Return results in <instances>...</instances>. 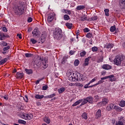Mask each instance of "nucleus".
I'll return each mask as SVG.
<instances>
[{"mask_svg":"<svg viewBox=\"0 0 125 125\" xmlns=\"http://www.w3.org/2000/svg\"><path fill=\"white\" fill-rule=\"evenodd\" d=\"M114 64L117 66H125V56L123 55H118L115 57L113 61Z\"/></svg>","mask_w":125,"mask_h":125,"instance_id":"obj_1","label":"nucleus"},{"mask_svg":"<svg viewBox=\"0 0 125 125\" xmlns=\"http://www.w3.org/2000/svg\"><path fill=\"white\" fill-rule=\"evenodd\" d=\"M25 6H26L24 2H21L20 3L19 6L15 7V9L14 10L15 15L17 16H20L23 15V14H24V11H25Z\"/></svg>","mask_w":125,"mask_h":125,"instance_id":"obj_2","label":"nucleus"},{"mask_svg":"<svg viewBox=\"0 0 125 125\" xmlns=\"http://www.w3.org/2000/svg\"><path fill=\"white\" fill-rule=\"evenodd\" d=\"M73 76L72 75V74H70V76H69V80L70 81L74 82L75 80L83 81V75L81 73H78L77 75H74L73 73Z\"/></svg>","mask_w":125,"mask_h":125,"instance_id":"obj_3","label":"nucleus"},{"mask_svg":"<svg viewBox=\"0 0 125 125\" xmlns=\"http://www.w3.org/2000/svg\"><path fill=\"white\" fill-rule=\"evenodd\" d=\"M62 37V32L61 28H56L55 32H54V38L57 40H61Z\"/></svg>","mask_w":125,"mask_h":125,"instance_id":"obj_4","label":"nucleus"},{"mask_svg":"<svg viewBox=\"0 0 125 125\" xmlns=\"http://www.w3.org/2000/svg\"><path fill=\"white\" fill-rule=\"evenodd\" d=\"M21 117L24 120L29 121L33 118V115L32 114L23 113L21 115Z\"/></svg>","mask_w":125,"mask_h":125,"instance_id":"obj_5","label":"nucleus"},{"mask_svg":"<svg viewBox=\"0 0 125 125\" xmlns=\"http://www.w3.org/2000/svg\"><path fill=\"white\" fill-rule=\"evenodd\" d=\"M125 120L124 119V117L123 116H121L118 118V121L116 122L115 125H125Z\"/></svg>","mask_w":125,"mask_h":125,"instance_id":"obj_6","label":"nucleus"},{"mask_svg":"<svg viewBox=\"0 0 125 125\" xmlns=\"http://www.w3.org/2000/svg\"><path fill=\"white\" fill-rule=\"evenodd\" d=\"M47 37V33L46 31H43L42 33L41 38L39 39L40 41H41V43H43Z\"/></svg>","mask_w":125,"mask_h":125,"instance_id":"obj_7","label":"nucleus"},{"mask_svg":"<svg viewBox=\"0 0 125 125\" xmlns=\"http://www.w3.org/2000/svg\"><path fill=\"white\" fill-rule=\"evenodd\" d=\"M33 37L34 38L38 37L40 35V32L39 30L38 27H36L32 32Z\"/></svg>","mask_w":125,"mask_h":125,"instance_id":"obj_8","label":"nucleus"},{"mask_svg":"<svg viewBox=\"0 0 125 125\" xmlns=\"http://www.w3.org/2000/svg\"><path fill=\"white\" fill-rule=\"evenodd\" d=\"M108 99L105 98L103 99L102 101L97 104L99 106L105 105L108 102Z\"/></svg>","mask_w":125,"mask_h":125,"instance_id":"obj_9","label":"nucleus"},{"mask_svg":"<svg viewBox=\"0 0 125 125\" xmlns=\"http://www.w3.org/2000/svg\"><path fill=\"white\" fill-rule=\"evenodd\" d=\"M48 60L47 59H44L43 61H42V70H44L45 69H46L47 67H48Z\"/></svg>","mask_w":125,"mask_h":125,"instance_id":"obj_10","label":"nucleus"},{"mask_svg":"<svg viewBox=\"0 0 125 125\" xmlns=\"http://www.w3.org/2000/svg\"><path fill=\"white\" fill-rule=\"evenodd\" d=\"M55 17V14L54 13H51L49 14L48 17L47 21L48 22H51L54 19Z\"/></svg>","mask_w":125,"mask_h":125,"instance_id":"obj_11","label":"nucleus"},{"mask_svg":"<svg viewBox=\"0 0 125 125\" xmlns=\"http://www.w3.org/2000/svg\"><path fill=\"white\" fill-rule=\"evenodd\" d=\"M102 68L103 69L108 70L111 69L112 67L110 65H109V64H104L102 65Z\"/></svg>","mask_w":125,"mask_h":125,"instance_id":"obj_12","label":"nucleus"},{"mask_svg":"<svg viewBox=\"0 0 125 125\" xmlns=\"http://www.w3.org/2000/svg\"><path fill=\"white\" fill-rule=\"evenodd\" d=\"M9 49H10V46H7L3 48V51L2 52V53L3 55H5L8 53V50H9Z\"/></svg>","mask_w":125,"mask_h":125,"instance_id":"obj_13","label":"nucleus"},{"mask_svg":"<svg viewBox=\"0 0 125 125\" xmlns=\"http://www.w3.org/2000/svg\"><path fill=\"white\" fill-rule=\"evenodd\" d=\"M114 105L115 104L112 103L109 104L108 105H107L106 107L107 110H108V111L112 110L113 109Z\"/></svg>","mask_w":125,"mask_h":125,"instance_id":"obj_14","label":"nucleus"},{"mask_svg":"<svg viewBox=\"0 0 125 125\" xmlns=\"http://www.w3.org/2000/svg\"><path fill=\"white\" fill-rule=\"evenodd\" d=\"M87 102L89 103L90 104H92L94 102V99L92 96H88L87 98H86Z\"/></svg>","mask_w":125,"mask_h":125,"instance_id":"obj_15","label":"nucleus"},{"mask_svg":"<svg viewBox=\"0 0 125 125\" xmlns=\"http://www.w3.org/2000/svg\"><path fill=\"white\" fill-rule=\"evenodd\" d=\"M102 115H101V110L99 109L97 112L96 113L95 117L96 119H98L101 118Z\"/></svg>","mask_w":125,"mask_h":125,"instance_id":"obj_16","label":"nucleus"},{"mask_svg":"<svg viewBox=\"0 0 125 125\" xmlns=\"http://www.w3.org/2000/svg\"><path fill=\"white\" fill-rule=\"evenodd\" d=\"M16 76L17 78L19 79H21L23 78V77H24V73H20V72H17L16 73Z\"/></svg>","mask_w":125,"mask_h":125,"instance_id":"obj_17","label":"nucleus"},{"mask_svg":"<svg viewBox=\"0 0 125 125\" xmlns=\"http://www.w3.org/2000/svg\"><path fill=\"white\" fill-rule=\"evenodd\" d=\"M83 101V99H81V100H78L74 104H73L72 106L73 107L79 105V104H80Z\"/></svg>","mask_w":125,"mask_h":125,"instance_id":"obj_18","label":"nucleus"},{"mask_svg":"<svg viewBox=\"0 0 125 125\" xmlns=\"http://www.w3.org/2000/svg\"><path fill=\"white\" fill-rule=\"evenodd\" d=\"M113 109H115L118 112H121L123 110V109L121 107L117 105H114Z\"/></svg>","mask_w":125,"mask_h":125,"instance_id":"obj_19","label":"nucleus"},{"mask_svg":"<svg viewBox=\"0 0 125 125\" xmlns=\"http://www.w3.org/2000/svg\"><path fill=\"white\" fill-rule=\"evenodd\" d=\"M82 100H83V101L82 102V104H80V106H83L85 104H86L88 103L87 100L86 98L82 99Z\"/></svg>","mask_w":125,"mask_h":125,"instance_id":"obj_20","label":"nucleus"},{"mask_svg":"<svg viewBox=\"0 0 125 125\" xmlns=\"http://www.w3.org/2000/svg\"><path fill=\"white\" fill-rule=\"evenodd\" d=\"M85 8V6H83V5H80L79 6H77L76 9L77 10H83Z\"/></svg>","mask_w":125,"mask_h":125,"instance_id":"obj_21","label":"nucleus"},{"mask_svg":"<svg viewBox=\"0 0 125 125\" xmlns=\"http://www.w3.org/2000/svg\"><path fill=\"white\" fill-rule=\"evenodd\" d=\"M114 45L113 44L108 43L107 45H105L104 47L106 48L107 49H111L113 47Z\"/></svg>","mask_w":125,"mask_h":125,"instance_id":"obj_22","label":"nucleus"},{"mask_svg":"<svg viewBox=\"0 0 125 125\" xmlns=\"http://www.w3.org/2000/svg\"><path fill=\"white\" fill-rule=\"evenodd\" d=\"M7 58H5L4 59L1 60L0 61V65H3L4 63H5V62H7Z\"/></svg>","mask_w":125,"mask_h":125,"instance_id":"obj_23","label":"nucleus"},{"mask_svg":"<svg viewBox=\"0 0 125 125\" xmlns=\"http://www.w3.org/2000/svg\"><path fill=\"white\" fill-rule=\"evenodd\" d=\"M108 77H110L109 78H108L110 81L113 82L115 81V76L113 75L108 76Z\"/></svg>","mask_w":125,"mask_h":125,"instance_id":"obj_24","label":"nucleus"},{"mask_svg":"<svg viewBox=\"0 0 125 125\" xmlns=\"http://www.w3.org/2000/svg\"><path fill=\"white\" fill-rule=\"evenodd\" d=\"M87 19V17L86 15H84V16H83V17H80V20L81 21H86Z\"/></svg>","mask_w":125,"mask_h":125,"instance_id":"obj_25","label":"nucleus"},{"mask_svg":"<svg viewBox=\"0 0 125 125\" xmlns=\"http://www.w3.org/2000/svg\"><path fill=\"white\" fill-rule=\"evenodd\" d=\"M24 71L28 75L32 74L33 73V71L32 69H25Z\"/></svg>","mask_w":125,"mask_h":125,"instance_id":"obj_26","label":"nucleus"},{"mask_svg":"<svg viewBox=\"0 0 125 125\" xmlns=\"http://www.w3.org/2000/svg\"><path fill=\"white\" fill-rule=\"evenodd\" d=\"M65 25L67 28L69 29H71L73 27V24L72 23H69V22H66Z\"/></svg>","mask_w":125,"mask_h":125,"instance_id":"obj_27","label":"nucleus"},{"mask_svg":"<svg viewBox=\"0 0 125 125\" xmlns=\"http://www.w3.org/2000/svg\"><path fill=\"white\" fill-rule=\"evenodd\" d=\"M43 121H44V122H45L47 124H49L50 122V119L48 117H45L43 118Z\"/></svg>","mask_w":125,"mask_h":125,"instance_id":"obj_28","label":"nucleus"},{"mask_svg":"<svg viewBox=\"0 0 125 125\" xmlns=\"http://www.w3.org/2000/svg\"><path fill=\"white\" fill-rule=\"evenodd\" d=\"M82 117L83 119H84V120H87V114L86 112H84L82 114Z\"/></svg>","mask_w":125,"mask_h":125,"instance_id":"obj_29","label":"nucleus"},{"mask_svg":"<svg viewBox=\"0 0 125 125\" xmlns=\"http://www.w3.org/2000/svg\"><path fill=\"white\" fill-rule=\"evenodd\" d=\"M119 3L121 6H125V0H120Z\"/></svg>","mask_w":125,"mask_h":125,"instance_id":"obj_30","label":"nucleus"},{"mask_svg":"<svg viewBox=\"0 0 125 125\" xmlns=\"http://www.w3.org/2000/svg\"><path fill=\"white\" fill-rule=\"evenodd\" d=\"M44 97L43 95H39L38 94L36 95L35 98L37 99H42Z\"/></svg>","mask_w":125,"mask_h":125,"instance_id":"obj_31","label":"nucleus"},{"mask_svg":"<svg viewBox=\"0 0 125 125\" xmlns=\"http://www.w3.org/2000/svg\"><path fill=\"white\" fill-rule=\"evenodd\" d=\"M65 89L64 87H62L60 89H58V91L59 92V94H61L63 92H64L65 91Z\"/></svg>","mask_w":125,"mask_h":125,"instance_id":"obj_32","label":"nucleus"},{"mask_svg":"<svg viewBox=\"0 0 125 125\" xmlns=\"http://www.w3.org/2000/svg\"><path fill=\"white\" fill-rule=\"evenodd\" d=\"M63 19L65 21H68V20H69L70 19V17H69V16H68V15H64Z\"/></svg>","mask_w":125,"mask_h":125,"instance_id":"obj_33","label":"nucleus"},{"mask_svg":"<svg viewBox=\"0 0 125 125\" xmlns=\"http://www.w3.org/2000/svg\"><path fill=\"white\" fill-rule=\"evenodd\" d=\"M119 105L122 107H124L125 106V101H121L119 104Z\"/></svg>","mask_w":125,"mask_h":125,"instance_id":"obj_34","label":"nucleus"},{"mask_svg":"<svg viewBox=\"0 0 125 125\" xmlns=\"http://www.w3.org/2000/svg\"><path fill=\"white\" fill-rule=\"evenodd\" d=\"M67 57H64L62 61V63L64 64L67 61Z\"/></svg>","mask_w":125,"mask_h":125,"instance_id":"obj_35","label":"nucleus"},{"mask_svg":"<svg viewBox=\"0 0 125 125\" xmlns=\"http://www.w3.org/2000/svg\"><path fill=\"white\" fill-rule=\"evenodd\" d=\"M18 123L23 124V125H26V124H27L26 121H25L24 120H18Z\"/></svg>","mask_w":125,"mask_h":125,"instance_id":"obj_36","label":"nucleus"},{"mask_svg":"<svg viewBox=\"0 0 125 125\" xmlns=\"http://www.w3.org/2000/svg\"><path fill=\"white\" fill-rule=\"evenodd\" d=\"M5 40V38L4 37V33H1L0 35V41H3Z\"/></svg>","mask_w":125,"mask_h":125,"instance_id":"obj_37","label":"nucleus"},{"mask_svg":"<svg viewBox=\"0 0 125 125\" xmlns=\"http://www.w3.org/2000/svg\"><path fill=\"white\" fill-rule=\"evenodd\" d=\"M116 30V26L113 25V26H111L110 28V31L111 32H114Z\"/></svg>","mask_w":125,"mask_h":125,"instance_id":"obj_38","label":"nucleus"},{"mask_svg":"<svg viewBox=\"0 0 125 125\" xmlns=\"http://www.w3.org/2000/svg\"><path fill=\"white\" fill-rule=\"evenodd\" d=\"M103 60H104V57H101V58H100L98 59L97 62L98 63H101V62H103Z\"/></svg>","mask_w":125,"mask_h":125,"instance_id":"obj_39","label":"nucleus"},{"mask_svg":"<svg viewBox=\"0 0 125 125\" xmlns=\"http://www.w3.org/2000/svg\"><path fill=\"white\" fill-rule=\"evenodd\" d=\"M80 63V62L78 60H76L74 62V66H78V65Z\"/></svg>","mask_w":125,"mask_h":125,"instance_id":"obj_40","label":"nucleus"},{"mask_svg":"<svg viewBox=\"0 0 125 125\" xmlns=\"http://www.w3.org/2000/svg\"><path fill=\"white\" fill-rule=\"evenodd\" d=\"M98 19V17L97 16H93V17H91V20L92 21H96Z\"/></svg>","mask_w":125,"mask_h":125,"instance_id":"obj_41","label":"nucleus"},{"mask_svg":"<svg viewBox=\"0 0 125 125\" xmlns=\"http://www.w3.org/2000/svg\"><path fill=\"white\" fill-rule=\"evenodd\" d=\"M109 10L108 9H105L104 10V12H105V15L106 16H109Z\"/></svg>","mask_w":125,"mask_h":125,"instance_id":"obj_42","label":"nucleus"},{"mask_svg":"<svg viewBox=\"0 0 125 125\" xmlns=\"http://www.w3.org/2000/svg\"><path fill=\"white\" fill-rule=\"evenodd\" d=\"M25 56L26 58H30L32 57L33 56V55L31 53H26L25 54Z\"/></svg>","mask_w":125,"mask_h":125,"instance_id":"obj_43","label":"nucleus"},{"mask_svg":"<svg viewBox=\"0 0 125 125\" xmlns=\"http://www.w3.org/2000/svg\"><path fill=\"white\" fill-rule=\"evenodd\" d=\"M92 36L93 35L92 33H90V32H88L86 35V37L88 39H90L92 37Z\"/></svg>","mask_w":125,"mask_h":125,"instance_id":"obj_44","label":"nucleus"},{"mask_svg":"<svg viewBox=\"0 0 125 125\" xmlns=\"http://www.w3.org/2000/svg\"><path fill=\"white\" fill-rule=\"evenodd\" d=\"M91 49H92V51L93 52H97L98 51V47L96 46L92 47Z\"/></svg>","mask_w":125,"mask_h":125,"instance_id":"obj_45","label":"nucleus"},{"mask_svg":"<svg viewBox=\"0 0 125 125\" xmlns=\"http://www.w3.org/2000/svg\"><path fill=\"white\" fill-rule=\"evenodd\" d=\"M30 42H32V44H36L37 42V41L34 39H31L30 40Z\"/></svg>","mask_w":125,"mask_h":125,"instance_id":"obj_46","label":"nucleus"},{"mask_svg":"<svg viewBox=\"0 0 125 125\" xmlns=\"http://www.w3.org/2000/svg\"><path fill=\"white\" fill-rule=\"evenodd\" d=\"M86 55V52L85 51H83L82 52H81L80 54V55L81 57H84V56H85Z\"/></svg>","mask_w":125,"mask_h":125,"instance_id":"obj_47","label":"nucleus"},{"mask_svg":"<svg viewBox=\"0 0 125 125\" xmlns=\"http://www.w3.org/2000/svg\"><path fill=\"white\" fill-rule=\"evenodd\" d=\"M83 31L84 33H87L90 31V29H89L88 27H85V28H84V29H83Z\"/></svg>","mask_w":125,"mask_h":125,"instance_id":"obj_48","label":"nucleus"},{"mask_svg":"<svg viewBox=\"0 0 125 125\" xmlns=\"http://www.w3.org/2000/svg\"><path fill=\"white\" fill-rule=\"evenodd\" d=\"M104 82V81L101 80L99 81L97 83H96L95 84V85H96V86H97V85H98L99 84L103 83Z\"/></svg>","mask_w":125,"mask_h":125,"instance_id":"obj_49","label":"nucleus"},{"mask_svg":"<svg viewBox=\"0 0 125 125\" xmlns=\"http://www.w3.org/2000/svg\"><path fill=\"white\" fill-rule=\"evenodd\" d=\"M67 10H66V9H62L61 10V12H62V13L67 14Z\"/></svg>","mask_w":125,"mask_h":125,"instance_id":"obj_50","label":"nucleus"},{"mask_svg":"<svg viewBox=\"0 0 125 125\" xmlns=\"http://www.w3.org/2000/svg\"><path fill=\"white\" fill-rule=\"evenodd\" d=\"M24 97H25V98L23 97V100H24L26 103L28 102V96L25 95Z\"/></svg>","mask_w":125,"mask_h":125,"instance_id":"obj_51","label":"nucleus"},{"mask_svg":"<svg viewBox=\"0 0 125 125\" xmlns=\"http://www.w3.org/2000/svg\"><path fill=\"white\" fill-rule=\"evenodd\" d=\"M94 98L96 100H97L96 102L98 101V100H100V97L98 95H96L94 96Z\"/></svg>","mask_w":125,"mask_h":125,"instance_id":"obj_52","label":"nucleus"},{"mask_svg":"<svg viewBox=\"0 0 125 125\" xmlns=\"http://www.w3.org/2000/svg\"><path fill=\"white\" fill-rule=\"evenodd\" d=\"M56 96V94L55 93H53L52 94H51L50 95H49V98H52L54 97H55Z\"/></svg>","mask_w":125,"mask_h":125,"instance_id":"obj_53","label":"nucleus"},{"mask_svg":"<svg viewBox=\"0 0 125 125\" xmlns=\"http://www.w3.org/2000/svg\"><path fill=\"white\" fill-rule=\"evenodd\" d=\"M48 88V86L45 85L42 87V90H46Z\"/></svg>","mask_w":125,"mask_h":125,"instance_id":"obj_54","label":"nucleus"},{"mask_svg":"<svg viewBox=\"0 0 125 125\" xmlns=\"http://www.w3.org/2000/svg\"><path fill=\"white\" fill-rule=\"evenodd\" d=\"M32 18H30V17L28 18V19H27V21H28L29 23L32 22Z\"/></svg>","mask_w":125,"mask_h":125,"instance_id":"obj_55","label":"nucleus"},{"mask_svg":"<svg viewBox=\"0 0 125 125\" xmlns=\"http://www.w3.org/2000/svg\"><path fill=\"white\" fill-rule=\"evenodd\" d=\"M97 79V77L94 78L91 81H90V83H92L95 82Z\"/></svg>","mask_w":125,"mask_h":125,"instance_id":"obj_56","label":"nucleus"},{"mask_svg":"<svg viewBox=\"0 0 125 125\" xmlns=\"http://www.w3.org/2000/svg\"><path fill=\"white\" fill-rule=\"evenodd\" d=\"M2 30L3 32H7V29L6 27H2Z\"/></svg>","mask_w":125,"mask_h":125,"instance_id":"obj_57","label":"nucleus"},{"mask_svg":"<svg viewBox=\"0 0 125 125\" xmlns=\"http://www.w3.org/2000/svg\"><path fill=\"white\" fill-rule=\"evenodd\" d=\"M7 43H6V42H2V45H3V46H7Z\"/></svg>","mask_w":125,"mask_h":125,"instance_id":"obj_58","label":"nucleus"},{"mask_svg":"<svg viewBox=\"0 0 125 125\" xmlns=\"http://www.w3.org/2000/svg\"><path fill=\"white\" fill-rule=\"evenodd\" d=\"M106 74V71L105 70L102 71L101 72V75L104 76Z\"/></svg>","mask_w":125,"mask_h":125,"instance_id":"obj_59","label":"nucleus"},{"mask_svg":"<svg viewBox=\"0 0 125 125\" xmlns=\"http://www.w3.org/2000/svg\"><path fill=\"white\" fill-rule=\"evenodd\" d=\"M109 77H108V76H106V77L102 78L101 79V80H102L103 81V80H106V79H108V78H109Z\"/></svg>","mask_w":125,"mask_h":125,"instance_id":"obj_60","label":"nucleus"},{"mask_svg":"<svg viewBox=\"0 0 125 125\" xmlns=\"http://www.w3.org/2000/svg\"><path fill=\"white\" fill-rule=\"evenodd\" d=\"M42 79H39V80H37V81L36 82V83H35L36 84H39V83H40V82L41 81Z\"/></svg>","mask_w":125,"mask_h":125,"instance_id":"obj_61","label":"nucleus"},{"mask_svg":"<svg viewBox=\"0 0 125 125\" xmlns=\"http://www.w3.org/2000/svg\"><path fill=\"white\" fill-rule=\"evenodd\" d=\"M82 42L83 43L85 44L86 43V39L84 38H83V39L82 40Z\"/></svg>","mask_w":125,"mask_h":125,"instance_id":"obj_62","label":"nucleus"},{"mask_svg":"<svg viewBox=\"0 0 125 125\" xmlns=\"http://www.w3.org/2000/svg\"><path fill=\"white\" fill-rule=\"evenodd\" d=\"M90 59H91V57H88L87 58L85 59V62H89V60H90Z\"/></svg>","mask_w":125,"mask_h":125,"instance_id":"obj_63","label":"nucleus"},{"mask_svg":"<svg viewBox=\"0 0 125 125\" xmlns=\"http://www.w3.org/2000/svg\"><path fill=\"white\" fill-rule=\"evenodd\" d=\"M89 64V62L86 61H84V63L83 64V66H87Z\"/></svg>","mask_w":125,"mask_h":125,"instance_id":"obj_64","label":"nucleus"}]
</instances>
